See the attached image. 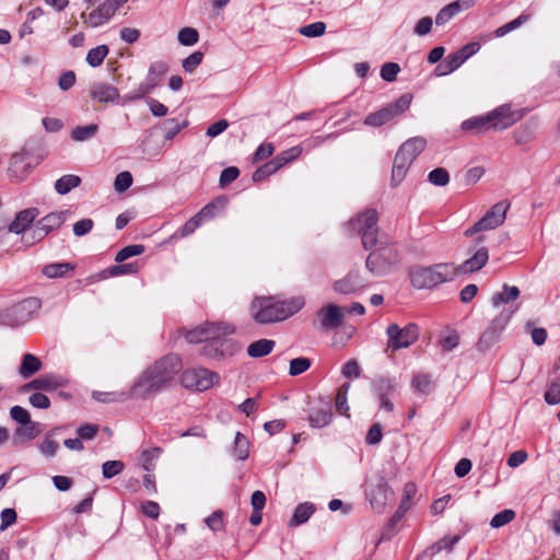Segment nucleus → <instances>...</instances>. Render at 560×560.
Masks as SVG:
<instances>
[{
  "instance_id": "f257e3e1",
  "label": "nucleus",
  "mask_w": 560,
  "mask_h": 560,
  "mask_svg": "<svg viewBox=\"0 0 560 560\" xmlns=\"http://www.w3.org/2000/svg\"><path fill=\"white\" fill-rule=\"evenodd\" d=\"M352 230L362 236L364 249H375L368 256L365 265L375 276L386 275L398 261L397 249L386 240L377 237V212L369 209L349 222Z\"/></svg>"
},
{
  "instance_id": "f03ea898",
  "label": "nucleus",
  "mask_w": 560,
  "mask_h": 560,
  "mask_svg": "<svg viewBox=\"0 0 560 560\" xmlns=\"http://www.w3.org/2000/svg\"><path fill=\"white\" fill-rule=\"evenodd\" d=\"M180 369L182 360L178 355L162 358L141 374L130 388V395L135 398H149L162 390Z\"/></svg>"
},
{
  "instance_id": "7ed1b4c3",
  "label": "nucleus",
  "mask_w": 560,
  "mask_h": 560,
  "mask_svg": "<svg viewBox=\"0 0 560 560\" xmlns=\"http://www.w3.org/2000/svg\"><path fill=\"white\" fill-rule=\"evenodd\" d=\"M305 304L303 296L278 300L275 296H255L249 305V314L255 323L269 325L282 322L298 313Z\"/></svg>"
},
{
  "instance_id": "20e7f679",
  "label": "nucleus",
  "mask_w": 560,
  "mask_h": 560,
  "mask_svg": "<svg viewBox=\"0 0 560 560\" xmlns=\"http://www.w3.org/2000/svg\"><path fill=\"white\" fill-rule=\"evenodd\" d=\"M520 119L521 115L517 112H513L510 105H502L486 115L464 120L462 129L481 135L489 131L504 130Z\"/></svg>"
},
{
  "instance_id": "39448f33",
  "label": "nucleus",
  "mask_w": 560,
  "mask_h": 560,
  "mask_svg": "<svg viewBox=\"0 0 560 560\" xmlns=\"http://www.w3.org/2000/svg\"><path fill=\"white\" fill-rule=\"evenodd\" d=\"M458 269L453 262H440L430 267H416L410 271V281L416 289H433L456 279Z\"/></svg>"
},
{
  "instance_id": "423d86ee",
  "label": "nucleus",
  "mask_w": 560,
  "mask_h": 560,
  "mask_svg": "<svg viewBox=\"0 0 560 560\" xmlns=\"http://www.w3.org/2000/svg\"><path fill=\"white\" fill-rule=\"evenodd\" d=\"M218 331L211 335V340L201 347L200 353L209 359L224 360L233 357L238 350V343L230 338L234 334V327L218 323Z\"/></svg>"
},
{
  "instance_id": "0eeeda50",
  "label": "nucleus",
  "mask_w": 560,
  "mask_h": 560,
  "mask_svg": "<svg viewBox=\"0 0 560 560\" xmlns=\"http://www.w3.org/2000/svg\"><path fill=\"white\" fill-rule=\"evenodd\" d=\"M412 102V94L405 93L399 96L397 100L388 103L386 106L381 109L370 113L365 116L363 124L370 127H381L394 118L402 115L406 110L409 109L410 104Z\"/></svg>"
},
{
  "instance_id": "6e6552de",
  "label": "nucleus",
  "mask_w": 560,
  "mask_h": 560,
  "mask_svg": "<svg viewBox=\"0 0 560 560\" xmlns=\"http://www.w3.org/2000/svg\"><path fill=\"white\" fill-rule=\"evenodd\" d=\"M40 300L28 298L7 308L0 314V324L10 327H18L28 322L40 308Z\"/></svg>"
},
{
  "instance_id": "1a4fd4ad",
  "label": "nucleus",
  "mask_w": 560,
  "mask_h": 560,
  "mask_svg": "<svg viewBox=\"0 0 560 560\" xmlns=\"http://www.w3.org/2000/svg\"><path fill=\"white\" fill-rule=\"evenodd\" d=\"M387 345L386 352H396L397 350L408 348L419 338V327L415 323H409L404 327L398 324H390L386 328Z\"/></svg>"
},
{
  "instance_id": "9d476101",
  "label": "nucleus",
  "mask_w": 560,
  "mask_h": 560,
  "mask_svg": "<svg viewBox=\"0 0 560 560\" xmlns=\"http://www.w3.org/2000/svg\"><path fill=\"white\" fill-rule=\"evenodd\" d=\"M219 380L220 376L217 372L203 368L187 370L182 375V384L186 388L199 392L209 389L218 383Z\"/></svg>"
},
{
  "instance_id": "9b49d317",
  "label": "nucleus",
  "mask_w": 560,
  "mask_h": 560,
  "mask_svg": "<svg viewBox=\"0 0 560 560\" xmlns=\"http://www.w3.org/2000/svg\"><path fill=\"white\" fill-rule=\"evenodd\" d=\"M512 314L513 311L504 310L491 320L488 328L481 334L479 338L478 349L480 351H487L499 340L502 331L510 322Z\"/></svg>"
},
{
  "instance_id": "f8f14e48",
  "label": "nucleus",
  "mask_w": 560,
  "mask_h": 560,
  "mask_svg": "<svg viewBox=\"0 0 560 560\" xmlns=\"http://www.w3.org/2000/svg\"><path fill=\"white\" fill-rule=\"evenodd\" d=\"M366 497L371 503V506L377 512H381L384 510L387 502L394 500V491L389 487L386 479L381 476L378 477L376 483L368 490Z\"/></svg>"
},
{
  "instance_id": "ddd939ff",
  "label": "nucleus",
  "mask_w": 560,
  "mask_h": 560,
  "mask_svg": "<svg viewBox=\"0 0 560 560\" xmlns=\"http://www.w3.org/2000/svg\"><path fill=\"white\" fill-rule=\"evenodd\" d=\"M509 208L510 203L504 200L497 202L477 221L476 230L489 231L502 225Z\"/></svg>"
},
{
  "instance_id": "4468645a",
  "label": "nucleus",
  "mask_w": 560,
  "mask_h": 560,
  "mask_svg": "<svg viewBox=\"0 0 560 560\" xmlns=\"http://www.w3.org/2000/svg\"><path fill=\"white\" fill-rule=\"evenodd\" d=\"M316 317L319 328L328 331L341 326L343 312L340 306L329 303L317 311Z\"/></svg>"
},
{
  "instance_id": "2eb2a0df",
  "label": "nucleus",
  "mask_w": 560,
  "mask_h": 560,
  "mask_svg": "<svg viewBox=\"0 0 560 560\" xmlns=\"http://www.w3.org/2000/svg\"><path fill=\"white\" fill-rule=\"evenodd\" d=\"M10 416L14 421L22 425L21 428L16 429L15 433L18 435L33 440L39 434L37 424L31 420L30 412L25 408L21 406H13L10 409Z\"/></svg>"
},
{
  "instance_id": "dca6fc26",
  "label": "nucleus",
  "mask_w": 560,
  "mask_h": 560,
  "mask_svg": "<svg viewBox=\"0 0 560 560\" xmlns=\"http://www.w3.org/2000/svg\"><path fill=\"white\" fill-rule=\"evenodd\" d=\"M67 211L50 212L37 221L33 230V238L42 240L51 231L58 229L67 219Z\"/></svg>"
},
{
  "instance_id": "f3484780",
  "label": "nucleus",
  "mask_w": 560,
  "mask_h": 560,
  "mask_svg": "<svg viewBox=\"0 0 560 560\" xmlns=\"http://www.w3.org/2000/svg\"><path fill=\"white\" fill-rule=\"evenodd\" d=\"M332 418L331 406L329 401L318 400L307 415V421L312 428L327 427Z\"/></svg>"
},
{
  "instance_id": "a211bd4d",
  "label": "nucleus",
  "mask_w": 560,
  "mask_h": 560,
  "mask_svg": "<svg viewBox=\"0 0 560 560\" xmlns=\"http://www.w3.org/2000/svg\"><path fill=\"white\" fill-rule=\"evenodd\" d=\"M364 287H366V281L358 271H350L346 277L334 283V290L340 294H352Z\"/></svg>"
},
{
  "instance_id": "6ab92c4d",
  "label": "nucleus",
  "mask_w": 560,
  "mask_h": 560,
  "mask_svg": "<svg viewBox=\"0 0 560 560\" xmlns=\"http://www.w3.org/2000/svg\"><path fill=\"white\" fill-rule=\"evenodd\" d=\"M106 0L97 9L93 10L85 19V23L91 27H98L108 22L119 9Z\"/></svg>"
},
{
  "instance_id": "aec40b11",
  "label": "nucleus",
  "mask_w": 560,
  "mask_h": 560,
  "mask_svg": "<svg viewBox=\"0 0 560 560\" xmlns=\"http://www.w3.org/2000/svg\"><path fill=\"white\" fill-rule=\"evenodd\" d=\"M90 96L100 103H115L119 100L118 89L106 82H95L91 85Z\"/></svg>"
},
{
  "instance_id": "412c9836",
  "label": "nucleus",
  "mask_w": 560,
  "mask_h": 560,
  "mask_svg": "<svg viewBox=\"0 0 560 560\" xmlns=\"http://www.w3.org/2000/svg\"><path fill=\"white\" fill-rule=\"evenodd\" d=\"M475 0H456L442 8L435 16L436 25H444L459 12L474 7Z\"/></svg>"
},
{
  "instance_id": "4be33fe9",
  "label": "nucleus",
  "mask_w": 560,
  "mask_h": 560,
  "mask_svg": "<svg viewBox=\"0 0 560 560\" xmlns=\"http://www.w3.org/2000/svg\"><path fill=\"white\" fill-rule=\"evenodd\" d=\"M38 214L39 211L37 208H27L19 211L14 220L9 225V232L14 234L24 233L38 217Z\"/></svg>"
},
{
  "instance_id": "5701e85b",
  "label": "nucleus",
  "mask_w": 560,
  "mask_h": 560,
  "mask_svg": "<svg viewBox=\"0 0 560 560\" xmlns=\"http://www.w3.org/2000/svg\"><path fill=\"white\" fill-rule=\"evenodd\" d=\"M488 259V249L486 247H480L470 258L465 260L462 265L456 266L458 269V275L471 273L480 270L487 264Z\"/></svg>"
},
{
  "instance_id": "b1692460",
  "label": "nucleus",
  "mask_w": 560,
  "mask_h": 560,
  "mask_svg": "<svg viewBox=\"0 0 560 560\" xmlns=\"http://www.w3.org/2000/svg\"><path fill=\"white\" fill-rule=\"evenodd\" d=\"M217 324L206 323L205 325L198 326L195 329L189 330L185 338L190 343H203L207 345L211 340V335L218 331Z\"/></svg>"
},
{
  "instance_id": "393cba45",
  "label": "nucleus",
  "mask_w": 560,
  "mask_h": 560,
  "mask_svg": "<svg viewBox=\"0 0 560 560\" xmlns=\"http://www.w3.org/2000/svg\"><path fill=\"white\" fill-rule=\"evenodd\" d=\"M411 163L412 161L406 158L402 152L397 151L392 170V186H397L404 180Z\"/></svg>"
},
{
  "instance_id": "a878e982",
  "label": "nucleus",
  "mask_w": 560,
  "mask_h": 560,
  "mask_svg": "<svg viewBox=\"0 0 560 560\" xmlns=\"http://www.w3.org/2000/svg\"><path fill=\"white\" fill-rule=\"evenodd\" d=\"M425 145L427 141L424 138L415 137L405 141L398 151L402 152L406 158L413 162L416 158L424 150Z\"/></svg>"
},
{
  "instance_id": "bb28decb",
  "label": "nucleus",
  "mask_w": 560,
  "mask_h": 560,
  "mask_svg": "<svg viewBox=\"0 0 560 560\" xmlns=\"http://www.w3.org/2000/svg\"><path fill=\"white\" fill-rule=\"evenodd\" d=\"M372 387L376 396H390L397 387V381L394 377L378 375L374 378Z\"/></svg>"
},
{
  "instance_id": "cd10ccee",
  "label": "nucleus",
  "mask_w": 560,
  "mask_h": 560,
  "mask_svg": "<svg viewBox=\"0 0 560 560\" xmlns=\"http://www.w3.org/2000/svg\"><path fill=\"white\" fill-rule=\"evenodd\" d=\"M315 512V505L311 502L300 503L293 513L292 518L289 521V526H299L306 523Z\"/></svg>"
},
{
  "instance_id": "c85d7f7f",
  "label": "nucleus",
  "mask_w": 560,
  "mask_h": 560,
  "mask_svg": "<svg viewBox=\"0 0 560 560\" xmlns=\"http://www.w3.org/2000/svg\"><path fill=\"white\" fill-rule=\"evenodd\" d=\"M460 536H444L443 538L439 539L436 542H434L432 546L427 548L423 552L424 556L433 557L436 553L441 552L442 550H446L447 552H451L454 548V546L459 541Z\"/></svg>"
},
{
  "instance_id": "c756f323",
  "label": "nucleus",
  "mask_w": 560,
  "mask_h": 560,
  "mask_svg": "<svg viewBox=\"0 0 560 560\" xmlns=\"http://www.w3.org/2000/svg\"><path fill=\"white\" fill-rule=\"evenodd\" d=\"M42 369L40 360L32 353H26L22 358L19 373L23 378H30Z\"/></svg>"
},
{
  "instance_id": "7c9ffc66",
  "label": "nucleus",
  "mask_w": 560,
  "mask_h": 560,
  "mask_svg": "<svg viewBox=\"0 0 560 560\" xmlns=\"http://www.w3.org/2000/svg\"><path fill=\"white\" fill-rule=\"evenodd\" d=\"M167 71L168 65L165 61H154L149 67L145 81L149 82L151 86L156 88Z\"/></svg>"
},
{
  "instance_id": "2f4dec72",
  "label": "nucleus",
  "mask_w": 560,
  "mask_h": 560,
  "mask_svg": "<svg viewBox=\"0 0 560 560\" xmlns=\"http://www.w3.org/2000/svg\"><path fill=\"white\" fill-rule=\"evenodd\" d=\"M276 342L271 339H259L247 347V354L250 358H261L271 353Z\"/></svg>"
},
{
  "instance_id": "473e14b6",
  "label": "nucleus",
  "mask_w": 560,
  "mask_h": 560,
  "mask_svg": "<svg viewBox=\"0 0 560 560\" xmlns=\"http://www.w3.org/2000/svg\"><path fill=\"white\" fill-rule=\"evenodd\" d=\"M520 296V290L515 285L504 284L501 292L492 295L491 303L494 307L501 304H508Z\"/></svg>"
},
{
  "instance_id": "72a5a7b5",
  "label": "nucleus",
  "mask_w": 560,
  "mask_h": 560,
  "mask_svg": "<svg viewBox=\"0 0 560 560\" xmlns=\"http://www.w3.org/2000/svg\"><path fill=\"white\" fill-rule=\"evenodd\" d=\"M75 265L71 262H54L46 265L42 272L50 279L65 277L68 272L73 271Z\"/></svg>"
},
{
  "instance_id": "f704fd0d",
  "label": "nucleus",
  "mask_w": 560,
  "mask_h": 560,
  "mask_svg": "<svg viewBox=\"0 0 560 560\" xmlns=\"http://www.w3.org/2000/svg\"><path fill=\"white\" fill-rule=\"evenodd\" d=\"M60 386L58 377L52 375H42L24 386L25 389L54 390Z\"/></svg>"
},
{
  "instance_id": "c9c22d12",
  "label": "nucleus",
  "mask_w": 560,
  "mask_h": 560,
  "mask_svg": "<svg viewBox=\"0 0 560 560\" xmlns=\"http://www.w3.org/2000/svg\"><path fill=\"white\" fill-rule=\"evenodd\" d=\"M81 184V177L73 174L61 176L55 183V189L59 195H66Z\"/></svg>"
},
{
  "instance_id": "e433bc0d",
  "label": "nucleus",
  "mask_w": 560,
  "mask_h": 560,
  "mask_svg": "<svg viewBox=\"0 0 560 560\" xmlns=\"http://www.w3.org/2000/svg\"><path fill=\"white\" fill-rule=\"evenodd\" d=\"M232 454L237 460H245L249 455V441L241 432L235 434Z\"/></svg>"
},
{
  "instance_id": "4c0bfd02",
  "label": "nucleus",
  "mask_w": 560,
  "mask_h": 560,
  "mask_svg": "<svg viewBox=\"0 0 560 560\" xmlns=\"http://www.w3.org/2000/svg\"><path fill=\"white\" fill-rule=\"evenodd\" d=\"M25 160L26 154L24 152H16L11 156L10 172L19 179L24 178L27 173Z\"/></svg>"
},
{
  "instance_id": "58836bf2",
  "label": "nucleus",
  "mask_w": 560,
  "mask_h": 560,
  "mask_svg": "<svg viewBox=\"0 0 560 560\" xmlns=\"http://www.w3.org/2000/svg\"><path fill=\"white\" fill-rule=\"evenodd\" d=\"M109 52V48L107 45H100L95 48H92L88 51L86 55V62L93 67L96 68L101 66L106 58V56Z\"/></svg>"
},
{
  "instance_id": "ea45409f",
  "label": "nucleus",
  "mask_w": 560,
  "mask_h": 560,
  "mask_svg": "<svg viewBox=\"0 0 560 560\" xmlns=\"http://www.w3.org/2000/svg\"><path fill=\"white\" fill-rule=\"evenodd\" d=\"M98 130V126L96 124H90L86 126H78L72 129L71 138L74 141H86L93 138Z\"/></svg>"
},
{
  "instance_id": "a19ab883",
  "label": "nucleus",
  "mask_w": 560,
  "mask_h": 560,
  "mask_svg": "<svg viewBox=\"0 0 560 560\" xmlns=\"http://www.w3.org/2000/svg\"><path fill=\"white\" fill-rule=\"evenodd\" d=\"M530 19V15L529 14H525V13H522L518 18H516L515 20L498 27L494 32V35L497 37H503L505 36L508 33L518 28L520 26H522L523 24H525L527 21H529Z\"/></svg>"
},
{
  "instance_id": "79ce46f5",
  "label": "nucleus",
  "mask_w": 560,
  "mask_h": 560,
  "mask_svg": "<svg viewBox=\"0 0 560 560\" xmlns=\"http://www.w3.org/2000/svg\"><path fill=\"white\" fill-rule=\"evenodd\" d=\"M280 166H278V162L276 159H272L271 161L265 163L260 167H258L254 174H253V180L254 182H261L276 173Z\"/></svg>"
},
{
  "instance_id": "37998d69",
  "label": "nucleus",
  "mask_w": 560,
  "mask_h": 560,
  "mask_svg": "<svg viewBox=\"0 0 560 560\" xmlns=\"http://www.w3.org/2000/svg\"><path fill=\"white\" fill-rule=\"evenodd\" d=\"M411 387L420 394H429L432 387L431 376L423 373L415 375L411 381Z\"/></svg>"
},
{
  "instance_id": "c03bdc74",
  "label": "nucleus",
  "mask_w": 560,
  "mask_h": 560,
  "mask_svg": "<svg viewBox=\"0 0 560 560\" xmlns=\"http://www.w3.org/2000/svg\"><path fill=\"white\" fill-rule=\"evenodd\" d=\"M428 180L434 186L444 187L450 183V174L443 167H436L428 174Z\"/></svg>"
},
{
  "instance_id": "a18cd8bd",
  "label": "nucleus",
  "mask_w": 560,
  "mask_h": 560,
  "mask_svg": "<svg viewBox=\"0 0 560 560\" xmlns=\"http://www.w3.org/2000/svg\"><path fill=\"white\" fill-rule=\"evenodd\" d=\"M144 249L145 247L142 244H132L125 246L116 254L115 260L117 262H122L130 257L141 255L144 252Z\"/></svg>"
},
{
  "instance_id": "49530a36",
  "label": "nucleus",
  "mask_w": 560,
  "mask_h": 560,
  "mask_svg": "<svg viewBox=\"0 0 560 560\" xmlns=\"http://www.w3.org/2000/svg\"><path fill=\"white\" fill-rule=\"evenodd\" d=\"M160 454H161V448H159V447L143 451L140 455V462H141V466L143 467V469L147 471L152 470L155 465V460L158 459Z\"/></svg>"
},
{
  "instance_id": "de8ad7c7",
  "label": "nucleus",
  "mask_w": 560,
  "mask_h": 560,
  "mask_svg": "<svg viewBox=\"0 0 560 560\" xmlns=\"http://www.w3.org/2000/svg\"><path fill=\"white\" fill-rule=\"evenodd\" d=\"M188 126L187 120H183L182 122L176 119H167L164 121L165 127V140H173L176 135L180 132L182 129Z\"/></svg>"
},
{
  "instance_id": "09e8293b",
  "label": "nucleus",
  "mask_w": 560,
  "mask_h": 560,
  "mask_svg": "<svg viewBox=\"0 0 560 560\" xmlns=\"http://www.w3.org/2000/svg\"><path fill=\"white\" fill-rule=\"evenodd\" d=\"M125 468L121 460H107L102 465V475L105 479H110L119 475Z\"/></svg>"
},
{
  "instance_id": "8fccbe9b",
  "label": "nucleus",
  "mask_w": 560,
  "mask_h": 560,
  "mask_svg": "<svg viewBox=\"0 0 560 560\" xmlns=\"http://www.w3.org/2000/svg\"><path fill=\"white\" fill-rule=\"evenodd\" d=\"M311 368V360L305 357H299L290 361L289 374L298 376Z\"/></svg>"
},
{
  "instance_id": "3c124183",
  "label": "nucleus",
  "mask_w": 560,
  "mask_h": 560,
  "mask_svg": "<svg viewBox=\"0 0 560 560\" xmlns=\"http://www.w3.org/2000/svg\"><path fill=\"white\" fill-rule=\"evenodd\" d=\"M326 24L324 22H314L300 27L299 33L306 37H319L325 34Z\"/></svg>"
},
{
  "instance_id": "603ef678",
  "label": "nucleus",
  "mask_w": 560,
  "mask_h": 560,
  "mask_svg": "<svg viewBox=\"0 0 560 560\" xmlns=\"http://www.w3.org/2000/svg\"><path fill=\"white\" fill-rule=\"evenodd\" d=\"M154 88L149 84L145 80L138 85L137 89L124 95V102H133L142 98L144 95L150 93Z\"/></svg>"
},
{
  "instance_id": "864d4df0",
  "label": "nucleus",
  "mask_w": 560,
  "mask_h": 560,
  "mask_svg": "<svg viewBox=\"0 0 560 560\" xmlns=\"http://www.w3.org/2000/svg\"><path fill=\"white\" fill-rule=\"evenodd\" d=\"M545 401L548 405H557L560 402V387L557 376L550 378L549 387L545 393Z\"/></svg>"
},
{
  "instance_id": "5fc2aeb1",
  "label": "nucleus",
  "mask_w": 560,
  "mask_h": 560,
  "mask_svg": "<svg viewBox=\"0 0 560 560\" xmlns=\"http://www.w3.org/2000/svg\"><path fill=\"white\" fill-rule=\"evenodd\" d=\"M177 38L183 46H191L198 42L199 34L192 27H184L179 30Z\"/></svg>"
},
{
  "instance_id": "6e6d98bb",
  "label": "nucleus",
  "mask_w": 560,
  "mask_h": 560,
  "mask_svg": "<svg viewBox=\"0 0 560 560\" xmlns=\"http://www.w3.org/2000/svg\"><path fill=\"white\" fill-rule=\"evenodd\" d=\"M515 517V512L513 510H503L499 513H497L492 520L490 521V526L492 528H500L506 524H509L511 521H513Z\"/></svg>"
},
{
  "instance_id": "4d7b16f0",
  "label": "nucleus",
  "mask_w": 560,
  "mask_h": 560,
  "mask_svg": "<svg viewBox=\"0 0 560 560\" xmlns=\"http://www.w3.org/2000/svg\"><path fill=\"white\" fill-rule=\"evenodd\" d=\"M106 272L112 277L121 275H133L138 272V265L136 262L121 264L109 267Z\"/></svg>"
},
{
  "instance_id": "13d9d810",
  "label": "nucleus",
  "mask_w": 560,
  "mask_h": 560,
  "mask_svg": "<svg viewBox=\"0 0 560 560\" xmlns=\"http://www.w3.org/2000/svg\"><path fill=\"white\" fill-rule=\"evenodd\" d=\"M132 182L133 179L130 172H120L115 178L114 188L119 194L124 192L132 185Z\"/></svg>"
},
{
  "instance_id": "bf43d9fd",
  "label": "nucleus",
  "mask_w": 560,
  "mask_h": 560,
  "mask_svg": "<svg viewBox=\"0 0 560 560\" xmlns=\"http://www.w3.org/2000/svg\"><path fill=\"white\" fill-rule=\"evenodd\" d=\"M302 153L301 147H292L287 151H283L279 155H277L275 159L278 162V166L282 167L283 165L288 164L291 161H294L298 159Z\"/></svg>"
},
{
  "instance_id": "052dcab7",
  "label": "nucleus",
  "mask_w": 560,
  "mask_h": 560,
  "mask_svg": "<svg viewBox=\"0 0 560 560\" xmlns=\"http://www.w3.org/2000/svg\"><path fill=\"white\" fill-rule=\"evenodd\" d=\"M203 54L201 51H195L185 58L182 66L186 72H194L202 62Z\"/></svg>"
},
{
  "instance_id": "680f3d73",
  "label": "nucleus",
  "mask_w": 560,
  "mask_h": 560,
  "mask_svg": "<svg viewBox=\"0 0 560 560\" xmlns=\"http://www.w3.org/2000/svg\"><path fill=\"white\" fill-rule=\"evenodd\" d=\"M349 388L350 384H343L336 396V408L341 415H347L349 411V406L347 402V393Z\"/></svg>"
},
{
  "instance_id": "e2e57ef3",
  "label": "nucleus",
  "mask_w": 560,
  "mask_h": 560,
  "mask_svg": "<svg viewBox=\"0 0 560 560\" xmlns=\"http://www.w3.org/2000/svg\"><path fill=\"white\" fill-rule=\"evenodd\" d=\"M201 224L199 217L194 215L173 235V237H176L177 235L186 237L192 234Z\"/></svg>"
},
{
  "instance_id": "0e129e2a",
  "label": "nucleus",
  "mask_w": 560,
  "mask_h": 560,
  "mask_svg": "<svg viewBox=\"0 0 560 560\" xmlns=\"http://www.w3.org/2000/svg\"><path fill=\"white\" fill-rule=\"evenodd\" d=\"M400 71V67L395 62H387L381 69V78L384 81L393 82L396 80L397 74Z\"/></svg>"
},
{
  "instance_id": "69168bd1",
  "label": "nucleus",
  "mask_w": 560,
  "mask_h": 560,
  "mask_svg": "<svg viewBox=\"0 0 560 560\" xmlns=\"http://www.w3.org/2000/svg\"><path fill=\"white\" fill-rule=\"evenodd\" d=\"M383 439L382 425L380 423H374L368 431L365 436V442L369 445H376Z\"/></svg>"
},
{
  "instance_id": "338daca9",
  "label": "nucleus",
  "mask_w": 560,
  "mask_h": 560,
  "mask_svg": "<svg viewBox=\"0 0 560 560\" xmlns=\"http://www.w3.org/2000/svg\"><path fill=\"white\" fill-rule=\"evenodd\" d=\"M238 176H240L238 168L235 166H229L221 172L220 180H219L220 185L222 187H224V186L231 184L232 182H234Z\"/></svg>"
},
{
  "instance_id": "774afa93",
  "label": "nucleus",
  "mask_w": 560,
  "mask_h": 560,
  "mask_svg": "<svg viewBox=\"0 0 560 560\" xmlns=\"http://www.w3.org/2000/svg\"><path fill=\"white\" fill-rule=\"evenodd\" d=\"M75 83V73L71 70L66 71L59 75L58 86L62 91L70 90Z\"/></svg>"
}]
</instances>
